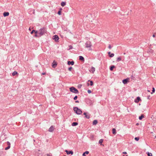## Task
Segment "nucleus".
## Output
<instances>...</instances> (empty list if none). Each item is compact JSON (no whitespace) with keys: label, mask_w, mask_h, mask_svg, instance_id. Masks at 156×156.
Here are the masks:
<instances>
[{"label":"nucleus","mask_w":156,"mask_h":156,"mask_svg":"<svg viewBox=\"0 0 156 156\" xmlns=\"http://www.w3.org/2000/svg\"><path fill=\"white\" fill-rule=\"evenodd\" d=\"M37 31H36V32H35V35L34 36V37H37L38 36V35L37 34Z\"/></svg>","instance_id":"nucleus-29"},{"label":"nucleus","mask_w":156,"mask_h":156,"mask_svg":"<svg viewBox=\"0 0 156 156\" xmlns=\"http://www.w3.org/2000/svg\"><path fill=\"white\" fill-rule=\"evenodd\" d=\"M136 125H138V123H137V124H136Z\"/></svg>","instance_id":"nucleus-54"},{"label":"nucleus","mask_w":156,"mask_h":156,"mask_svg":"<svg viewBox=\"0 0 156 156\" xmlns=\"http://www.w3.org/2000/svg\"><path fill=\"white\" fill-rule=\"evenodd\" d=\"M79 58L80 60L83 62L84 61V58L83 56H79Z\"/></svg>","instance_id":"nucleus-13"},{"label":"nucleus","mask_w":156,"mask_h":156,"mask_svg":"<svg viewBox=\"0 0 156 156\" xmlns=\"http://www.w3.org/2000/svg\"><path fill=\"white\" fill-rule=\"evenodd\" d=\"M98 121L96 120H95L93 122V125H96L98 123Z\"/></svg>","instance_id":"nucleus-17"},{"label":"nucleus","mask_w":156,"mask_h":156,"mask_svg":"<svg viewBox=\"0 0 156 156\" xmlns=\"http://www.w3.org/2000/svg\"><path fill=\"white\" fill-rule=\"evenodd\" d=\"M63 156H66V155H64Z\"/></svg>","instance_id":"nucleus-57"},{"label":"nucleus","mask_w":156,"mask_h":156,"mask_svg":"<svg viewBox=\"0 0 156 156\" xmlns=\"http://www.w3.org/2000/svg\"><path fill=\"white\" fill-rule=\"evenodd\" d=\"M29 30H31V28H30H30H29Z\"/></svg>","instance_id":"nucleus-51"},{"label":"nucleus","mask_w":156,"mask_h":156,"mask_svg":"<svg viewBox=\"0 0 156 156\" xmlns=\"http://www.w3.org/2000/svg\"><path fill=\"white\" fill-rule=\"evenodd\" d=\"M124 55H125L126 54V53H124V54H123Z\"/></svg>","instance_id":"nucleus-55"},{"label":"nucleus","mask_w":156,"mask_h":156,"mask_svg":"<svg viewBox=\"0 0 156 156\" xmlns=\"http://www.w3.org/2000/svg\"><path fill=\"white\" fill-rule=\"evenodd\" d=\"M18 73L16 71H14L12 73V75L13 76H15L16 74H17Z\"/></svg>","instance_id":"nucleus-23"},{"label":"nucleus","mask_w":156,"mask_h":156,"mask_svg":"<svg viewBox=\"0 0 156 156\" xmlns=\"http://www.w3.org/2000/svg\"><path fill=\"white\" fill-rule=\"evenodd\" d=\"M47 156H52L51 154L50 153L47 154Z\"/></svg>","instance_id":"nucleus-40"},{"label":"nucleus","mask_w":156,"mask_h":156,"mask_svg":"<svg viewBox=\"0 0 156 156\" xmlns=\"http://www.w3.org/2000/svg\"><path fill=\"white\" fill-rule=\"evenodd\" d=\"M91 91L90 90H87V92L89 93V94H90L91 93Z\"/></svg>","instance_id":"nucleus-38"},{"label":"nucleus","mask_w":156,"mask_h":156,"mask_svg":"<svg viewBox=\"0 0 156 156\" xmlns=\"http://www.w3.org/2000/svg\"><path fill=\"white\" fill-rule=\"evenodd\" d=\"M129 79L128 78L124 79L122 80V82L124 84H126L129 81Z\"/></svg>","instance_id":"nucleus-7"},{"label":"nucleus","mask_w":156,"mask_h":156,"mask_svg":"<svg viewBox=\"0 0 156 156\" xmlns=\"http://www.w3.org/2000/svg\"><path fill=\"white\" fill-rule=\"evenodd\" d=\"M66 152V153L68 154H71V155H73V152L71 151H68L67 150H66L65 151Z\"/></svg>","instance_id":"nucleus-10"},{"label":"nucleus","mask_w":156,"mask_h":156,"mask_svg":"<svg viewBox=\"0 0 156 156\" xmlns=\"http://www.w3.org/2000/svg\"><path fill=\"white\" fill-rule=\"evenodd\" d=\"M143 118H144V116L143 115H142L140 116H139V119L140 120H141Z\"/></svg>","instance_id":"nucleus-24"},{"label":"nucleus","mask_w":156,"mask_h":156,"mask_svg":"<svg viewBox=\"0 0 156 156\" xmlns=\"http://www.w3.org/2000/svg\"><path fill=\"white\" fill-rule=\"evenodd\" d=\"M148 156H152V154L151 153L147 152Z\"/></svg>","instance_id":"nucleus-28"},{"label":"nucleus","mask_w":156,"mask_h":156,"mask_svg":"<svg viewBox=\"0 0 156 156\" xmlns=\"http://www.w3.org/2000/svg\"><path fill=\"white\" fill-rule=\"evenodd\" d=\"M156 138V136H155V138Z\"/></svg>","instance_id":"nucleus-56"},{"label":"nucleus","mask_w":156,"mask_h":156,"mask_svg":"<svg viewBox=\"0 0 156 156\" xmlns=\"http://www.w3.org/2000/svg\"><path fill=\"white\" fill-rule=\"evenodd\" d=\"M78 123L77 122H73L72 124V126H75L77 125Z\"/></svg>","instance_id":"nucleus-18"},{"label":"nucleus","mask_w":156,"mask_h":156,"mask_svg":"<svg viewBox=\"0 0 156 156\" xmlns=\"http://www.w3.org/2000/svg\"><path fill=\"white\" fill-rule=\"evenodd\" d=\"M62 10V9H60V10H59L58 12V15H61V10Z\"/></svg>","instance_id":"nucleus-25"},{"label":"nucleus","mask_w":156,"mask_h":156,"mask_svg":"<svg viewBox=\"0 0 156 156\" xmlns=\"http://www.w3.org/2000/svg\"><path fill=\"white\" fill-rule=\"evenodd\" d=\"M95 71V68L93 67H92L91 69L89 70V71L92 73H94Z\"/></svg>","instance_id":"nucleus-9"},{"label":"nucleus","mask_w":156,"mask_h":156,"mask_svg":"<svg viewBox=\"0 0 156 156\" xmlns=\"http://www.w3.org/2000/svg\"><path fill=\"white\" fill-rule=\"evenodd\" d=\"M147 98L148 99H150L151 98V97L150 95H149L147 96Z\"/></svg>","instance_id":"nucleus-41"},{"label":"nucleus","mask_w":156,"mask_h":156,"mask_svg":"<svg viewBox=\"0 0 156 156\" xmlns=\"http://www.w3.org/2000/svg\"><path fill=\"white\" fill-rule=\"evenodd\" d=\"M9 12H4L3 14V15L4 17L9 16Z\"/></svg>","instance_id":"nucleus-14"},{"label":"nucleus","mask_w":156,"mask_h":156,"mask_svg":"<svg viewBox=\"0 0 156 156\" xmlns=\"http://www.w3.org/2000/svg\"><path fill=\"white\" fill-rule=\"evenodd\" d=\"M115 67V66L114 65L112 66H110V69L111 71H112L113 70V68H114Z\"/></svg>","instance_id":"nucleus-22"},{"label":"nucleus","mask_w":156,"mask_h":156,"mask_svg":"<svg viewBox=\"0 0 156 156\" xmlns=\"http://www.w3.org/2000/svg\"><path fill=\"white\" fill-rule=\"evenodd\" d=\"M147 91L148 92H150V91L149 90H147Z\"/></svg>","instance_id":"nucleus-52"},{"label":"nucleus","mask_w":156,"mask_h":156,"mask_svg":"<svg viewBox=\"0 0 156 156\" xmlns=\"http://www.w3.org/2000/svg\"><path fill=\"white\" fill-rule=\"evenodd\" d=\"M108 54L109 55L110 57H112L114 56V54L113 53H112L111 54V53L110 52H108Z\"/></svg>","instance_id":"nucleus-16"},{"label":"nucleus","mask_w":156,"mask_h":156,"mask_svg":"<svg viewBox=\"0 0 156 156\" xmlns=\"http://www.w3.org/2000/svg\"><path fill=\"white\" fill-rule=\"evenodd\" d=\"M73 48V47L71 45H70L69 46V50H70V49H71Z\"/></svg>","instance_id":"nucleus-36"},{"label":"nucleus","mask_w":156,"mask_h":156,"mask_svg":"<svg viewBox=\"0 0 156 156\" xmlns=\"http://www.w3.org/2000/svg\"><path fill=\"white\" fill-rule=\"evenodd\" d=\"M72 69V67H69L68 69V70L69 71H71V69Z\"/></svg>","instance_id":"nucleus-37"},{"label":"nucleus","mask_w":156,"mask_h":156,"mask_svg":"<svg viewBox=\"0 0 156 156\" xmlns=\"http://www.w3.org/2000/svg\"><path fill=\"white\" fill-rule=\"evenodd\" d=\"M54 129V127L52 126L49 128L48 131L50 132H52Z\"/></svg>","instance_id":"nucleus-8"},{"label":"nucleus","mask_w":156,"mask_h":156,"mask_svg":"<svg viewBox=\"0 0 156 156\" xmlns=\"http://www.w3.org/2000/svg\"><path fill=\"white\" fill-rule=\"evenodd\" d=\"M83 156H86L85 154V153H83Z\"/></svg>","instance_id":"nucleus-46"},{"label":"nucleus","mask_w":156,"mask_h":156,"mask_svg":"<svg viewBox=\"0 0 156 156\" xmlns=\"http://www.w3.org/2000/svg\"><path fill=\"white\" fill-rule=\"evenodd\" d=\"M122 60V58L121 57H119L117 58L116 59V61L119 62L120 61H121Z\"/></svg>","instance_id":"nucleus-19"},{"label":"nucleus","mask_w":156,"mask_h":156,"mask_svg":"<svg viewBox=\"0 0 156 156\" xmlns=\"http://www.w3.org/2000/svg\"><path fill=\"white\" fill-rule=\"evenodd\" d=\"M83 115H85L84 117H85L87 119L90 118V115L89 114H87L86 112H85L83 113Z\"/></svg>","instance_id":"nucleus-6"},{"label":"nucleus","mask_w":156,"mask_h":156,"mask_svg":"<svg viewBox=\"0 0 156 156\" xmlns=\"http://www.w3.org/2000/svg\"><path fill=\"white\" fill-rule=\"evenodd\" d=\"M73 110L75 113L77 114L80 115L82 113V112L81 110L79 109L78 107H74Z\"/></svg>","instance_id":"nucleus-1"},{"label":"nucleus","mask_w":156,"mask_h":156,"mask_svg":"<svg viewBox=\"0 0 156 156\" xmlns=\"http://www.w3.org/2000/svg\"><path fill=\"white\" fill-rule=\"evenodd\" d=\"M140 100V98L138 97H137L136 98L135 100V102L136 103H138Z\"/></svg>","instance_id":"nucleus-12"},{"label":"nucleus","mask_w":156,"mask_h":156,"mask_svg":"<svg viewBox=\"0 0 156 156\" xmlns=\"http://www.w3.org/2000/svg\"><path fill=\"white\" fill-rule=\"evenodd\" d=\"M7 144L8 145V146L10 147V143L9 141L7 142Z\"/></svg>","instance_id":"nucleus-31"},{"label":"nucleus","mask_w":156,"mask_h":156,"mask_svg":"<svg viewBox=\"0 0 156 156\" xmlns=\"http://www.w3.org/2000/svg\"><path fill=\"white\" fill-rule=\"evenodd\" d=\"M131 78L133 80H134L135 79V77L132 75L131 76Z\"/></svg>","instance_id":"nucleus-39"},{"label":"nucleus","mask_w":156,"mask_h":156,"mask_svg":"<svg viewBox=\"0 0 156 156\" xmlns=\"http://www.w3.org/2000/svg\"><path fill=\"white\" fill-rule=\"evenodd\" d=\"M112 133L114 134H116V129L115 128H113L112 129Z\"/></svg>","instance_id":"nucleus-20"},{"label":"nucleus","mask_w":156,"mask_h":156,"mask_svg":"<svg viewBox=\"0 0 156 156\" xmlns=\"http://www.w3.org/2000/svg\"><path fill=\"white\" fill-rule=\"evenodd\" d=\"M45 74H46L45 73H42V74L44 75H45Z\"/></svg>","instance_id":"nucleus-47"},{"label":"nucleus","mask_w":156,"mask_h":156,"mask_svg":"<svg viewBox=\"0 0 156 156\" xmlns=\"http://www.w3.org/2000/svg\"><path fill=\"white\" fill-rule=\"evenodd\" d=\"M155 91V88L154 87H153L152 92L151 93V94H152L153 93H154Z\"/></svg>","instance_id":"nucleus-27"},{"label":"nucleus","mask_w":156,"mask_h":156,"mask_svg":"<svg viewBox=\"0 0 156 156\" xmlns=\"http://www.w3.org/2000/svg\"><path fill=\"white\" fill-rule=\"evenodd\" d=\"M153 37H155V35L154 34H153Z\"/></svg>","instance_id":"nucleus-49"},{"label":"nucleus","mask_w":156,"mask_h":156,"mask_svg":"<svg viewBox=\"0 0 156 156\" xmlns=\"http://www.w3.org/2000/svg\"><path fill=\"white\" fill-rule=\"evenodd\" d=\"M69 90L72 92L75 93V94H78L79 93L78 90L73 87H70L69 88Z\"/></svg>","instance_id":"nucleus-3"},{"label":"nucleus","mask_w":156,"mask_h":156,"mask_svg":"<svg viewBox=\"0 0 156 156\" xmlns=\"http://www.w3.org/2000/svg\"><path fill=\"white\" fill-rule=\"evenodd\" d=\"M85 45L86 48H90L92 45L90 42L89 41H87L85 44Z\"/></svg>","instance_id":"nucleus-4"},{"label":"nucleus","mask_w":156,"mask_h":156,"mask_svg":"<svg viewBox=\"0 0 156 156\" xmlns=\"http://www.w3.org/2000/svg\"><path fill=\"white\" fill-rule=\"evenodd\" d=\"M10 147L9 146H8L7 147H6L5 148V150H7L9 149Z\"/></svg>","instance_id":"nucleus-35"},{"label":"nucleus","mask_w":156,"mask_h":156,"mask_svg":"<svg viewBox=\"0 0 156 156\" xmlns=\"http://www.w3.org/2000/svg\"><path fill=\"white\" fill-rule=\"evenodd\" d=\"M85 153V154H88L89 152L88 151H85V152L83 153Z\"/></svg>","instance_id":"nucleus-42"},{"label":"nucleus","mask_w":156,"mask_h":156,"mask_svg":"<svg viewBox=\"0 0 156 156\" xmlns=\"http://www.w3.org/2000/svg\"><path fill=\"white\" fill-rule=\"evenodd\" d=\"M103 140V139H101L99 141V144H101Z\"/></svg>","instance_id":"nucleus-32"},{"label":"nucleus","mask_w":156,"mask_h":156,"mask_svg":"<svg viewBox=\"0 0 156 156\" xmlns=\"http://www.w3.org/2000/svg\"><path fill=\"white\" fill-rule=\"evenodd\" d=\"M61 5L63 7L66 5V2H62L61 3Z\"/></svg>","instance_id":"nucleus-21"},{"label":"nucleus","mask_w":156,"mask_h":156,"mask_svg":"<svg viewBox=\"0 0 156 156\" xmlns=\"http://www.w3.org/2000/svg\"><path fill=\"white\" fill-rule=\"evenodd\" d=\"M74 62L73 61H68V65H73L74 64Z\"/></svg>","instance_id":"nucleus-11"},{"label":"nucleus","mask_w":156,"mask_h":156,"mask_svg":"<svg viewBox=\"0 0 156 156\" xmlns=\"http://www.w3.org/2000/svg\"><path fill=\"white\" fill-rule=\"evenodd\" d=\"M93 137H94L93 135H91V138H93Z\"/></svg>","instance_id":"nucleus-50"},{"label":"nucleus","mask_w":156,"mask_h":156,"mask_svg":"<svg viewBox=\"0 0 156 156\" xmlns=\"http://www.w3.org/2000/svg\"><path fill=\"white\" fill-rule=\"evenodd\" d=\"M53 40H54L55 41L57 42L59 38L58 37L57 35H55L53 36Z\"/></svg>","instance_id":"nucleus-5"},{"label":"nucleus","mask_w":156,"mask_h":156,"mask_svg":"<svg viewBox=\"0 0 156 156\" xmlns=\"http://www.w3.org/2000/svg\"><path fill=\"white\" fill-rule=\"evenodd\" d=\"M108 48L110 49H111L112 48V47H111V45L109 44L108 46Z\"/></svg>","instance_id":"nucleus-43"},{"label":"nucleus","mask_w":156,"mask_h":156,"mask_svg":"<svg viewBox=\"0 0 156 156\" xmlns=\"http://www.w3.org/2000/svg\"><path fill=\"white\" fill-rule=\"evenodd\" d=\"M77 98V96H75V97L73 98V99L75 100H76Z\"/></svg>","instance_id":"nucleus-34"},{"label":"nucleus","mask_w":156,"mask_h":156,"mask_svg":"<svg viewBox=\"0 0 156 156\" xmlns=\"http://www.w3.org/2000/svg\"><path fill=\"white\" fill-rule=\"evenodd\" d=\"M75 102L76 103H79V101H75Z\"/></svg>","instance_id":"nucleus-48"},{"label":"nucleus","mask_w":156,"mask_h":156,"mask_svg":"<svg viewBox=\"0 0 156 156\" xmlns=\"http://www.w3.org/2000/svg\"><path fill=\"white\" fill-rule=\"evenodd\" d=\"M88 81L90 82V86H92L93 85V82L92 81L89 80Z\"/></svg>","instance_id":"nucleus-26"},{"label":"nucleus","mask_w":156,"mask_h":156,"mask_svg":"<svg viewBox=\"0 0 156 156\" xmlns=\"http://www.w3.org/2000/svg\"><path fill=\"white\" fill-rule=\"evenodd\" d=\"M87 85L88 86L89 85V83H87Z\"/></svg>","instance_id":"nucleus-53"},{"label":"nucleus","mask_w":156,"mask_h":156,"mask_svg":"<svg viewBox=\"0 0 156 156\" xmlns=\"http://www.w3.org/2000/svg\"><path fill=\"white\" fill-rule=\"evenodd\" d=\"M139 137H136L135 138V140H136V141H138V140H139Z\"/></svg>","instance_id":"nucleus-30"},{"label":"nucleus","mask_w":156,"mask_h":156,"mask_svg":"<svg viewBox=\"0 0 156 156\" xmlns=\"http://www.w3.org/2000/svg\"><path fill=\"white\" fill-rule=\"evenodd\" d=\"M82 85H79L78 86V87L79 88H80L81 87Z\"/></svg>","instance_id":"nucleus-45"},{"label":"nucleus","mask_w":156,"mask_h":156,"mask_svg":"<svg viewBox=\"0 0 156 156\" xmlns=\"http://www.w3.org/2000/svg\"><path fill=\"white\" fill-rule=\"evenodd\" d=\"M46 32V29L45 27H43L40 29V37L43 35Z\"/></svg>","instance_id":"nucleus-2"},{"label":"nucleus","mask_w":156,"mask_h":156,"mask_svg":"<svg viewBox=\"0 0 156 156\" xmlns=\"http://www.w3.org/2000/svg\"><path fill=\"white\" fill-rule=\"evenodd\" d=\"M36 31H35V30H33L31 32H30V34H32L34 32L35 33V32H36Z\"/></svg>","instance_id":"nucleus-33"},{"label":"nucleus","mask_w":156,"mask_h":156,"mask_svg":"<svg viewBox=\"0 0 156 156\" xmlns=\"http://www.w3.org/2000/svg\"><path fill=\"white\" fill-rule=\"evenodd\" d=\"M57 65V64L56 62H54V61L53 62L52 65V67L53 68H55L56 67Z\"/></svg>","instance_id":"nucleus-15"},{"label":"nucleus","mask_w":156,"mask_h":156,"mask_svg":"<svg viewBox=\"0 0 156 156\" xmlns=\"http://www.w3.org/2000/svg\"><path fill=\"white\" fill-rule=\"evenodd\" d=\"M122 153L124 154H127V153L126 152H122Z\"/></svg>","instance_id":"nucleus-44"}]
</instances>
